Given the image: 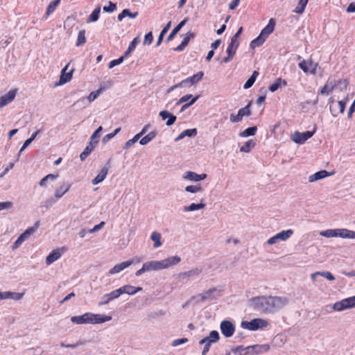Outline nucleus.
Returning <instances> with one entry per match:
<instances>
[{
	"label": "nucleus",
	"mask_w": 355,
	"mask_h": 355,
	"mask_svg": "<svg viewBox=\"0 0 355 355\" xmlns=\"http://www.w3.org/2000/svg\"><path fill=\"white\" fill-rule=\"evenodd\" d=\"M181 261L179 256H173L161 261H150L143 263L141 268L136 271L137 277L141 276L146 272L158 271L168 268L178 264Z\"/></svg>",
	"instance_id": "nucleus-1"
},
{
	"label": "nucleus",
	"mask_w": 355,
	"mask_h": 355,
	"mask_svg": "<svg viewBox=\"0 0 355 355\" xmlns=\"http://www.w3.org/2000/svg\"><path fill=\"white\" fill-rule=\"evenodd\" d=\"M320 235L330 237H341L345 239H355V232L347 229H330L320 232Z\"/></svg>",
	"instance_id": "nucleus-2"
},
{
	"label": "nucleus",
	"mask_w": 355,
	"mask_h": 355,
	"mask_svg": "<svg viewBox=\"0 0 355 355\" xmlns=\"http://www.w3.org/2000/svg\"><path fill=\"white\" fill-rule=\"evenodd\" d=\"M254 309L264 313H271L270 296H259L251 299Z\"/></svg>",
	"instance_id": "nucleus-3"
},
{
	"label": "nucleus",
	"mask_w": 355,
	"mask_h": 355,
	"mask_svg": "<svg viewBox=\"0 0 355 355\" xmlns=\"http://www.w3.org/2000/svg\"><path fill=\"white\" fill-rule=\"evenodd\" d=\"M268 349V345H256L253 346H248L247 347H243V346H238L232 349V352L235 355H251L253 354V351H255L256 353H259L263 351H267Z\"/></svg>",
	"instance_id": "nucleus-4"
},
{
	"label": "nucleus",
	"mask_w": 355,
	"mask_h": 355,
	"mask_svg": "<svg viewBox=\"0 0 355 355\" xmlns=\"http://www.w3.org/2000/svg\"><path fill=\"white\" fill-rule=\"evenodd\" d=\"M268 325V321L262 318H254L250 321H242L241 323V327L243 329L250 331H257L260 329H263Z\"/></svg>",
	"instance_id": "nucleus-5"
},
{
	"label": "nucleus",
	"mask_w": 355,
	"mask_h": 355,
	"mask_svg": "<svg viewBox=\"0 0 355 355\" xmlns=\"http://www.w3.org/2000/svg\"><path fill=\"white\" fill-rule=\"evenodd\" d=\"M221 295V289L218 288H211L209 290L197 295L194 299L198 302H203L207 300H213L218 298Z\"/></svg>",
	"instance_id": "nucleus-6"
},
{
	"label": "nucleus",
	"mask_w": 355,
	"mask_h": 355,
	"mask_svg": "<svg viewBox=\"0 0 355 355\" xmlns=\"http://www.w3.org/2000/svg\"><path fill=\"white\" fill-rule=\"evenodd\" d=\"M269 302L270 304V311L271 313H275L284 307L288 303V300L286 297L270 296Z\"/></svg>",
	"instance_id": "nucleus-7"
},
{
	"label": "nucleus",
	"mask_w": 355,
	"mask_h": 355,
	"mask_svg": "<svg viewBox=\"0 0 355 355\" xmlns=\"http://www.w3.org/2000/svg\"><path fill=\"white\" fill-rule=\"evenodd\" d=\"M355 306V295L336 302L333 305V309L336 311H342Z\"/></svg>",
	"instance_id": "nucleus-8"
},
{
	"label": "nucleus",
	"mask_w": 355,
	"mask_h": 355,
	"mask_svg": "<svg viewBox=\"0 0 355 355\" xmlns=\"http://www.w3.org/2000/svg\"><path fill=\"white\" fill-rule=\"evenodd\" d=\"M293 234V231L292 230H283L275 236L270 237L267 243L268 245H273L279 243L280 241H286L289 239Z\"/></svg>",
	"instance_id": "nucleus-9"
},
{
	"label": "nucleus",
	"mask_w": 355,
	"mask_h": 355,
	"mask_svg": "<svg viewBox=\"0 0 355 355\" xmlns=\"http://www.w3.org/2000/svg\"><path fill=\"white\" fill-rule=\"evenodd\" d=\"M39 222L35 224V227L27 229L24 233H22L17 239L14 242L12 248L13 250L18 248L26 239H27L30 235L33 233L38 227Z\"/></svg>",
	"instance_id": "nucleus-10"
},
{
	"label": "nucleus",
	"mask_w": 355,
	"mask_h": 355,
	"mask_svg": "<svg viewBox=\"0 0 355 355\" xmlns=\"http://www.w3.org/2000/svg\"><path fill=\"white\" fill-rule=\"evenodd\" d=\"M204 73L202 71H198L197 73L189 76L180 83H178V86H182L183 87H189L193 85L198 83L203 78Z\"/></svg>",
	"instance_id": "nucleus-11"
},
{
	"label": "nucleus",
	"mask_w": 355,
	"mask_h": 355,
	"mask_svg": "<svg viewBox=\"0 0 355 355\" xmlns=\"http://www.w3.org/2000/svg\"><path fill=\"white\" fill-rule=\"evenodd\" d=\"M239 46V41L231 38L230 43L227 46V51H226L227 53V56L223 59V61H222L223 63H227L233 59V57H234V54L236 53V51Z\"/></svg>",
	"instance_id": "nucleus-12"
},
{
	"label": "nucleus",
	"mask_w": 355,
	"mask_h": 355,
	"mask_svg": "<svg viewBox=\"0 0 355 355\" xmlns=\"http://www.w3.org/2000/svg\"><path fill=\"white\" fill-rule=\"evenodd\" d=\"M299 67L306 73L315 74L318 64L312 60H303L299 63Z\"/></svg>",
	"instance_id": "nucleus-13"
},
{
	"label": "nucleus",
	"mask_w": 355,
	"mask_h": 355,
	"mask_svg": "<svg viewBox=\"0 0 355 355\" xmlns=\"http://www.w3.org/2000/svg\"><path fill=\"white\" fill-rule=\"evenodd\" d=\"M314 132L315 131H305L303 132L296 131L292 135L291 138L295 143L302 144L310 139L313 135Z\"/></svg>",
	"instance_id": "nucleus-14"
},
{
	"label": "nucleus",
	"mask_w": 355,
	"mask_h": 355,
	"mask_svg": "<svg viewBox=\"0 0 355 355\" xmlns=\"http://www.w3.org/2000/svg\"><path fill=\"white\" fill-rule=\"evenodd\" d=\"M220 339L219 334L217 331L213 330L209 333V335L199 342L200 345H204L205 347H209L214 343H217Z\"/></svg>",
	"instance_id": "nucleus-15"
},
{
	"label": "nucleus",
	"mask_w": 355,
	"mask_h": 355,
	"mask_svg": "<svg viewBox=\"0 0 355 355\" xmlns=\"http://www.w3.org/2000/svg\"><path fill=\"white\" fill-rule=\"evenodd\" d=\"M220 327L221 333L226 338L232 336L235 331L234 324L229 320L222 321Z\"/></svg>",
	"instance_id": "nucleus-16"
},
{
	"label": "nucleus",
	"mask_w": 355,
	"mask_h": 355,
	"mask_svg": "<svg viewBox=\"0 0 355 355\" xmlns=\"http://www.w3.org/2000/svg\"><path fill=\"white\" fill-rule=\"evenodd\" d=\"M120 297L119 289L112 291L109 293L103 295L101 301L98 302V306H103L109 304L111 301H113Z\"/></svg>",
	"instance_id": "nucleus-17"
},
{
	"label": "nucleus",
	"mask_w": 355,
	"mask_h": 355,
	"mask_svg": "<svg viewBox=\"0 0 355 355\" xmlns=\"http://www.w3.org/2000/svg\"><path fill=\"white\" fill-rule=\"evenodd\" d=\"M71 184L67 181H63L60 185L55 189L54 198L56 200L60 199L71 189Z\"/></svg>",
	"instance_id": "nucleus-18"
},
{
	"label": "nucleus",
	"mask_w": 355,
	"mask_h": 355,
	"mask_svg": "<svg viewBox=\"0 0 355 355\" xmlns=\"http://www.w3.org/2000/svg\"><path fill=\"white\" fill-rule=\"evenodd\" d=\"M17 89H11L6 94L0 97V108L3 107L8 103H11L15 98Z\"/></svg>",
	"instance_id": "nucleus-19"
},
{
	"label": "nucleus",
	"mask_w": 355,
	"mask_h": 355,
	"mask_svg": "<svg viewBox=\"0 0 355 355\" xmlns=\"http://www.w3.org/2000/svg\"><path fill=\"white\" fill-rule=\"evenodd\" d=\"M202 271V268L196 267L188 271L181 272L178 275V277L182 280L185 279L198 277Z\"/></svg>",
	"instance_id": "nucleus-20"
},
{
	"label": "nucleus",
	"mask_w": 355,
	"mask_h": 355,
	"mask_svg": "<svg viewBox=\"0 0 355 355\" xmlns=\"http://www.w3.org/2000/svg\"><path fill=\"white\" fill-rule=\"evenodd\" d=\"M207 178V174H197L193 171H187L183 175V178L192 181V182H200L204 180Z\"/></svg>",
	"instance_id": "nucleus-21"
},
{
	"label": "nucleus",
	"mask_w": 355,
	"mask_h": 355,
	"mask_svg": "<svg viewBox=\"0 0 355 355\" xmlns=\"http://www.w3.org/2000/svg\"><path fill=\"white\" fill-rule=\"evenodd\" d=\"M119 291L120 296L122 294H128L130 295H135L139 291H142L141 287H136L132 285H124L118 288Z\"/></svg>",
	"instance_id": "nucleus-22"
},
{
	"label": "nucleus",
	"mask_w": 355,
	"mask_h": 355,
	"mask_svg": "<svg viewBox=\"0 0 355 355\" xmlns=\"http://www.w3.org/2000/svg\"><path fill=\"white\" fill-rule=\"evenodd\" d=\"M90 319V312H87L82 315L72 316L71 321L78 324H90V322H92Z\"/></svg>",
	"instance_id": "nucleus-23"
},
{
	"label": "nucleus",
	"mask_w": 355,
	"mask_h": 355,
	"mask_svg": "<svg viewBox=\"0 0 355 355\" xmlns=\"http://www.w3.org/2000/svg\"><path fill=\"white\" fill-rule=\"evenodd\" d=\"M90 324H101L111 320L112 317L104 314H95L90 313Z\"/></svg>",
	"instance_id": "nucleus-24"
},
{
	"label": "nucleus",
	"mask_w": 355,
	"mask_h": 355,
	"mask_svg": "<svg viewBox=\"0 0 355 355\" xmlns=\"http://www.w3.org/2000/svg\"><path fill=\"white\" fill-rule=\"evenodd\" d=\"M69 64H67L61 71V76L60 78V80L58 85H64L66 83L71 80L72 78V74L73 72V69H71L69 71L67 72Z\"/></svg>",
	"instance_id": "nucleus-25"
},
{
	"label": "nucleus",
	"mask_w": 355,
	"mask_h": 355,
	"mask_svg": "<svg viewBox=\"0 0 355 355\" xmlns=\"http://www.w3.org/2000/svg\"><path fill=\"white\" fill-rule=\"evenodd\" d=\"M331 175V173H329L328 171H327L325 170H322V171H318V172L315 173L313 175H311L309 177V181L310 182H315L317 180H322V179H324V178H325L327 177H329Z\"/></svg>",
	"instance_id": "nucleus-26"
},
{
	"label": "nucleus",
	"mask_w": 355,
	"mask_h": 355,
	"mask_svg": "<svg viewBox=\"0 0 355 355\" xmlns=\"http://www.w3.org/2000/svg\"><path fill=\"white\" fill-rule=\"evenodd\" d=\"M61 249L53 250L46 258V263L51 265L61 257Z\"/></svg>",
	"instance_id": "nucleus-27"
},
{
	"label": "nucleus",
	"mask_w": 355,
	"mask_h": 355,
	"mask_svg": "<svg viewBox=\"0 0 355 355\" xmlns=\"http://www.w3.org/2000/svg\"><path fill=\"white\" fill-rule=\"evenodd\" d=\"M159 116L162 120H165L168 119L166 125L167 126L172 125L176 121L177 117L173 114L169 113L167 111H161L159 112Z\"/></svg>",
	"instance_id": "nucleus-28"
},
{
	"label": "nucleus",
	"mask_w": 355,
	"mask_h": 355,
	"mask_svg": "<svg viewBox=\"0 0 355 355\" xmlns=\"http://www.w3.org/2000/svg\"><path fill=\"white\" fill-rule=\"evenodd\" d=\"M275 26V21L273 19H270L268 21V24L266 26H265L262 31H261L260 34L265 37V38H268L269 35L272 33L274 31Z\"/></svg>",
	"instance_id": "nucleus-29"
},
{
	"label": "nucleus",
	"mask_w": 355,
	"mask_h": 355,
	"mask_svg": "<svg viewBox=\"0 0 355 355\" xmlns=\"http://www.w3.org/2000/svg\"><path fill=\"white\" fill-rule=\"evenodd\" d=\"M108 173V167L104 166L101 168L99 173L92 180V182L93 184H98L102 182L106 178Z\"/></svg>",
	"instance_id": "nucleus-30"
},
{
	"label": "nucleus",
	"mask_w": 355,
	"mask_h": 355,
	"mask_svg": "<svg viewBox=\"0 0 355 355\" xmlns=\"http://www.w3.org/2000/svg\"><path fill=\"white\" fill-rule=\"evenodd\" d=\"M197 129L196 128H192V129H187L184 131H182L175 139V141H178L185 137H193L197 135Z\"/></svg>",
	"instance_id": "nucleus-31"
},
{
	"label": "nucleus",
	"mask_w": 355,
	"mask_h": 355,
	"mask_svg": "<svg viewBox=\"0 0 355 355\" xmlns=\"http://www.w3.org/2000/svg\"><path fill=\"white\" fill-rule=\"evenodd\" d=\"M130 266H131V263H126V261L116 264L109 270V274L114 275L119 273Z\"/></svg>",
	"instance_id": "nucleus-32"
},
{
	"label": "nucleus",
	"mask_w": 355,
	"mask_h": 355,
	"mask_svg": "<svg viewBox=\"0 0 355 355\" xmlns=\"http://www.w3.org/2000/svg\"><path fill=\"white\" fill-rule=\"evenodd\" d=\"M286 85L287 82L285 80L282 79L281 78H278L272 85H270L269 87V91L271 92H275L282 86H286Z\"/></svg>",
	"instance_id": "nucleus-33"
},
{
	"label": "nucleus",
	"mask_w": 355,
	"mask_h": 355,
	"mask_svg": "<svg viewBox=\"0 0 355 355\" xmlns=\"http://www.w3.org/2000/svg\"><path fill=\"white\" fill-rule=\"evenodd\" d=\"M193 36V34L189 33L187 35V36L183 39L180 44H179L177 47L174 49L175 51H182L185 47L188 45L191 38Z\"/></svg>",
	"instance_id": "nucleus-34"
},
{
	"label": "nucleus",
	"mask_w": 355,
	"mask_h": 355,
	"mask_svg": "<svg viewBox=\"0 0 355 355\" xmlns=\"http://www.w3.org/2000/svg\"><path fill=\"white\" fill-rule=\"evenodd\" d=\"M138 12H131L129 9H124L122 12L118 15V20L122 21L123 18L126 17H129L130 18H136L138 16Z\"/></svg>",
	"instance_id": "nucleus-35"
},
{
	"label": "nucleus",
	"mask_w": 355,
	"mask_h": 355,
	"mask_svg": "<svg viewBox=\"0 0 355 355\" xmlns=\"http://www.w3.org/2000/svg\"><path fill=\"white\" fill-rule=\"evenodd\" d=\"M187 19H184L182 21L179 23L178 26H176L174 29L172 31V32L169 34V35L167 37V41H171L173 40L174 36L180 31V30L187 23Z\"/></svg>",
	"instance_id": "nucleus-36"
},
{
	"label": "nucleus",
	"mask_w": 355,
	"mask_h": 355,
	"mask_svg": "<svg viewBox=\"0 0 355 355\" xmlns=\"http://www.w3.org/2000/svg\"><path fill=\"white\" fill-rule=\"evenodd\" d=\"M266 38L259 34L255 39L250 42V48L254 49L257 47L260 46L266 41Z\"/></svg>",
	"instance_id": "nucleus-37"
},
{
	"label": "nucleus",
	"mask_w": 355,
	"mask_h": 355,
	"mask_svg": "<svg viewBox=\"0 0 355 355\" xmlns=\"http://www.w3.org/2000/svg\"><path fill=\"white\" fill-rule=\"evenodd\" d=\"M100 12H101V6H98L90 14L88 19H87V23H92V22L96 21L99 18Z\"/></svg>",
	"instance_id": "nucleus-38"
},
{
	"label": "nucleus",
	"mask_w": 355,
	"mask_h": 355,
	"mask_svg": "<svg viewBox=\"0 0 355 355\" xmlns=\"http://www.w3.org/2000/svg\"><path fill=\"white\" fill-rule=\"evenodd\" d=\"M205 207V204L202 202V200L200 203L196 204V203H191L189 206H185L184 207V211H193L196 210L203 209Z\"/></svg>",
	"instance_id": "nucleus-39"
},
{
	"label": "nucleus",
	"mask_w": 355,
	"mask_h": 355,
	"mask_svg": "<svg viewBox=\"0 0 355 355\" xmlns=\"http://www.w3.org/2000/svg\"><path fill=\"white\" fill-rule=\"evenodd\" d=\"M256 145V142L253 139H249L244 145L240 148L241 152L249 153Z\"/></svg>",
	"instance_id": "nucleus-40"
},
{
	"label": "nucleus",
	"mask_w": 355,
	"mask_h": 355,
	"mask_svg": "<svg viewBox=\"0 0 355 355\" xmlns=\"http://www.w3.org/2000/svg\"><path fill=\"white\" fill-rule=\"evenodd\" d=\"M309 0H299L297 6L293 10L297 14L302 15L305 10V8L308 3Z\"/></svg>",
	"instance_id": "nucleus-41"
},
{
	"label": "nucleus",
	"mask_w": 355,
	"mask_h": 355,
	"mask_svg": "<svg viewBox=\"0 0 355 355\" xmlns=\"http://www.w3.org/2000/svg\"><path fill=\"white\" fill-rule=\"evenodd\" d=\"M259 76V72L257 71H254L251 76L247 80V81L243 85L244 89H249L250 88L254 82L256 81V79L257 76Z\"/></svg>",
	"instance_id": "nucleus-42"
},
{
	"label": "nucleus",
	"mask_w": 355,
	"mask_h": 355,
	"mask_svg": "<svg viewBox=\"0 0 355 355\" xmlns=\"http://www.w3.org/2000/svg\"><path fill=\"white\" fill-rule=\"evenodd\" d=\"M161 237V234L157 232H153L151 234L150 239L154 242L153 246L155 248H157L162 245V243L160 241Z\"/></svg>",
	"instance_id": "nucleus-43"
},
{
	"label": "nucleus",
	"mask_w": 355,
	"mask_h": 355,
	"mask_svg": "<svg viewBox=\"0 0 355 355\" xmlns=\"http://www.w3.org/2000/svg\"><path fill=\"white\" fill-rule=\"evenodd\" d=\"M57 177L58 176L54 174H48L40 181L39 184L41 187H46L48 181H53L57 178Z\"/></svg>",
	"instance_id": "nucleus-44"
},
{
	"label": "nucleus",
	"mask_w": 355,
	"mask_h": 355,
	"mask_svg": "<svg viewBox=\"0 0 355 355\" xmlns=\"http://www.w3.org/2000/svg\"><path fill=\"white\" fill-rule=\"evenodd\" d=\"M257 130V128L256 126L250 127V128H246L245 130L239 133V135L242 137L253 136L255 135Z\"/></svg>",
	"instance_id": "nucleus-45"
},
{
	"label": "nucleus",
	"mask_w": 355,
	"mask_h": 355,
	"mask_svg": "<svg viewBox=\"0 0 355 355\" xmlns=\"http://www.w3.org/2000/svg\"><path fill=\"white\" fill-rule=\"evenodd\" d=\"M60 1L61 0H53V1H51L47 7L46 14L47 15H50L51 14H52L56 9V8L58 6V4L60 3Z\"/></svg>",
	"instance_id": "nucleus-46"
},
{
	"label": "nucleus",
	"mask_w": 355,
	"mask_h": 355,
	"mask_svg": "<svg viewBox=\"0 0 355 355\" xmlns=\"http://www.w3.org/2000/svg\"><path fill=\"white\" fill-rule=\"evenodd\" d=\"M238 114L239 116H241L242 119L244 116H250L251 114L250 111V103H248L246 106L244 107L241 108Z\"/></svg>",
	"instance_id": "nucleus-47"
},
{
	"label": "nucleus",
	"mask_w": 355,
	"mask_h": 355,
	"mask_svg": "<svg viewBox=\"0 0 355 355\" xmlns=\"http://www.w3.org/2000/svg\"><path fill=\"white\" fill-rule=\"evenodd\" d=\"M185 191L187 192H190V193H198V192L202 191V188L200 186V184L189 185V186H187L186 187Z\"/></svg>",
	"instance_id": "nucleus-48"
},
{
	"label": "nucleus",
	"mask_w": 355,
	"mask_h": 355,
	"mask_svg": "<svg viewBox=\"0 0 355 355\" xmlns=\"http://www.w3.org/2000/svg\"><path fill=\"white\" fill-rule=\"evenodd\" d=\"M85 42H86L85 31L84 30H82V31H79V33H78L76 46H80L84 44Z\"/></svg>",
	"instance_id": "nucleus-49"
},
{
	"label": "nucleus",
	"mask_w": 355,
	"mask_h": 355,
	"mask_svg": "<svg viewBox=\"0 0 355 355\" xmlns=\"http://www.w3.org/2000/svg\"><path fill=\"white\" fill-rule=\"evenodd\" d=\"M102 126H99L90 137V141L95 142L96 144H98L99 133L102 131Z\"/></svg>",
	"instance_id": "nucleus-50"
},
{
	"label": "nucleus",
	"mask_w": 355,
	"mask_h": 355,
	"mask_svg": "<svg viewBox=\"0 0 355 355\" xmlns=\"http://www.w3.org/2000/svg\"><path fill=\"white\" fill-rule=\"evenodd\" d=\"M140 139L139 135H135L133 138L131 139H129L128 141L125 142L123 148L124 149H128L130 148L135 143H136L139 139Z\"/></svg>",
	"instance_id": "nucleus-51"
},
{
	"label": "nucleus",
	"mask_w": 355,
	"mask_h": 355,
	"mask_svg": "<svg viewBox=\"0 0 355 355\" xmlns=\"http://www.w3.org/2000/svg\"><path fill=\"white\" fill-rule=\"evenodd\" d=\"M198 98H199V95L195 96L194 98H191L189 102L184 104L180 109V112H184L187 108H189L190 106L193 105Z\"/></svg>",
	"instance_id": "nucleus-52"
},
{
	"label": "nucleus",
	"mask_w": 355,
	"mask_h": 355,
	"mask_svg": "<svg viewBox=\"0 0 355 355\" xmlns=\"http://www.w3.org/2000/svg\"><path fill=\"white\" fill-rule=\"evenodd\" d=\"M116 4L114 3H112V1L109 2L108 6H105L103 8V10L106 12H113L116 10Z\"/></svg>",
	"instance_id": "nucleus-53"
},
{
	"label": "nucleus",
	"mask_w": 355,
	"mask_h": 355,
	"mask_svg": "<svg viewBox=\"0 0 355 355\" xmlns=\"http://www.w3.org/2000/svg\"><path fill=\"white\" fill-rule=\"evenodd\" d=\"M101 92V89H99L95 92H92L89 95L87 96V100L89 103L94 101L98 96L100 95Z\"/></svg>",
	"instance_id": "nucleus-54"
},
{
	"label": "nucleus",
	"mask_w": 355,
	"mask_h": 355,
	"mask_svg": "<svg viewBox=\"0 0 355 355\" xmlns=\"http://www.w3.org/2000/svg\"><path fill=\"white\" fill-rule=\"evenodd\" d=\"M23 296H24V293L10 291L9 299H12L15 301H18V300H21L23 297Z\"/></svg>",
	"instance_id": "nucleus-55"
},
{
	"label": "nucleus",
	"mask_w": 355,
	"mask_h": 355,
	"mask_svg": "<svg viewBox=\"0 0 355 355\" xmlns=\"http://www.w3.org/2000/svg\"><path fill=\"white\" fill-rule=\"evenodd\" d=\"M123 60H124L123 58H122L121 56L120 58H119L118 59H115V60H112L109 63V65H108L109 69H112L114 67L121 64L123 62Z\"/></svg>",
	"instance_id": "nucleus-56"
},
{
	"label": "nucleus",
	"mask_w": 355,
	"mask_h": 355,
	"mask_svg": "<svg viewBox=\"0 0 355 355\" xmlns=\"http://www.w3.org/2000/svg\"><path fill=\"white\" fill-rule=\"evenodd\" d=\"M96 146L97 144H96L95 142H92L89 141V142L87 144L85 148L84 149V151L89 155L92 152V150L96 148Z\"/></svg>",
	"instance_id": "nucleus-57"
},
{
	"label": "nucleus",
	"mask_w": 355,
	"mask_h": 355,
	"mask_svg": "<svg viewBox=\"0 0 355 355\" xmlns=\"http://www.w3.org/2000/svg\"><path fill=\"white\" fill-rule=\"evenodd\" d=\"M192 94H186L183 96H182L176 103V105H180L183 103H187L190 99L192 98Z\"/></svg>",
	"instance_id": "nucleus-58"
},
{
	"label": "nucleus",
	"mask_w": 355,
	"mask_h": 355,
	"mask_svg": "<svg viewBox=\"0 0 355 355\" xmlns=\"http://www.w3.org/2000/svg\"><path fill=\"white\" fill-rule=\"evenodd\" d=\"M187 342H188V339L186 338L175 339L172 342L171 345L173 347H177L180 345L184 344Z\"/></svg>",
	"instance_id": "nucleus-59"
},
{
	"label": "nucleus",
	"mask_w": 355,
	"mask_h": 355,
	"mask_svg": "<svg viewBox=\"0 0 355 355\" xmlns=\"http://www.w3.org/2000/svg\"><path fill=\"white\" fill-rule=\"evenodd\" d=\"M153 40V36L152 32H149L147 34H146V35L144 37V44L149 45L152 43Z\"/></svg>",
	"instance_id": "nucleus-60"
},
{
	"label": "nucleus",
	"mask_w": 355,
	"mask_h": 355,
	"mask_svg": "<svg viewBox=\"0 0 355 355\" xmlns=\"http://www.w3.org/2000/svg\"><path fill=\"white\" fill-rule=\"evenodd\" d=\"M320 276L330 281H333L335 279L334 276L330 272L328 271L320 272Z\"/></svg>",
	"instance_id": "nucleus-61"
},
{
	"label": "nucleus",
	"mask_w": 355,
	"mask_h": 355,
	"mask_svg": "<svg viewBox=\"0 0 355 355\" xmlns=\"http://www.w3.org/2000/svg\"><path fill=\"white\" fill-rule=\"evenodd\" d=\"M12 207V203L11 202L6 201V202H0V211L6 209H10Z\"/></svg>",
	"instance_id": "nucleus-62"
},
{
	"label": "nucleus",
	"mask_w": 355,
	"mask_h": 355,
	"mask_svg": "<svg viewBox=\"0 0 355 355\" xmlns=\"http://www.w3.org/2000/svg\"><path fill=\"white\" fill-rule=\"evenodd\" d=\"M230 119L232 123H238L242 120V118L238 114L236 115L232 113L230 114Z\"/></svg>",
	"instance_id": "nucleus-63"
},
{
	"label": "nucleus",
	"mask_w": 355,
	"mask_h": 355,
	"mask_svg": "<svg viewBox=\"0 0 355 355\" xmlns=\"http://www.w3.org/2000/svg\"><path fill=\"white\" fill-rule=\"evenodd\" d=\"M139 42V39L138 37H135L132 41L130 43L128 48L134 51L136 49L137 45Z\"/></svg>",
	"instance_id": "nucleus-64"
}]
</instances>
